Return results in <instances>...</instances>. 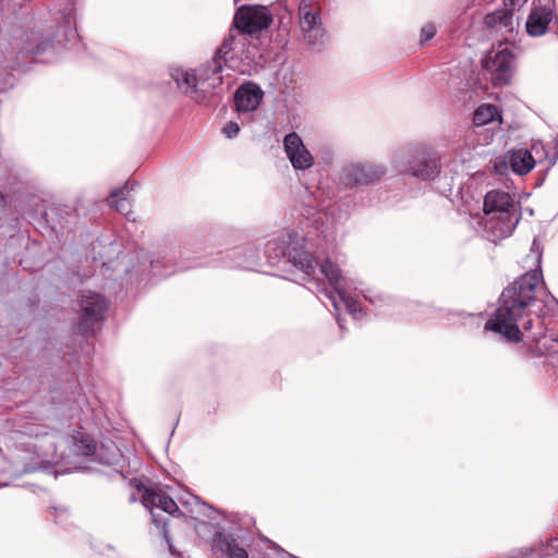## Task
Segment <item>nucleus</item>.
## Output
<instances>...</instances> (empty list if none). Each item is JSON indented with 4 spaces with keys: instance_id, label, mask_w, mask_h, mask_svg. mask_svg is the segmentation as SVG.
I'll use <instances>...</instances> for the list:
<instances>
[{
    "instance_id": "f257e3e1",
    "label": "nucleus",
    "mask_w": 558,
    "mask_h": 558,
    "mask_svg": "<svg viewBox=\"0 0 558 558\" xmlns=\"http://www.w3.org/2000/svg\"><path fill=\"white\" fill-rule=\"evenodd\" d=\"M536 268L526 271L504 289L494 317L485 323V329L502 335L508 341L520 342L523 337L536 344V351L545 354L556 350V339L550 344L542 340L547 326L544 319L547 291L541 269V254H536Z\"/></svg>"
},
{
    "instance_id": "f03ea898",
    "label": "nucleus",
    "mask_w": 558,
    "mask_h": 558,
    "mask_svg": "<svg viewBox=\"0 0 558 558\" xmlns=\"http://www.w3.org/2000/svg\"><path fill=\"white\" fill-rule=\"evenodd\" d=\"M265 254L270 264L278 263L284 258L296 269L303 272L304 278L313 281L319 292L323 290L322 283L318 282L316 275L322 274L326 277L329 284L333 288V292L347 288V279L341 276L340 268L332 264L329 259L319 264L318 260L308 253L304 247V240L298 235L287 234L278 240L268 241Z\"/></svg>"
},
{
    "instance_id": "7ed1b4c3",
    "label": "nucleus",
    "mask_w": 558,
    "mask_h": 558,
    "mask_svg": "<svg viewBox=\"0 0 558 558\" xmlns=\"http://www.w3.org/2000/svg\"><path fill=\"white\" fill-rule=\"evenodd\" d=\"M221 61H208L196 71L173 69L170 72L177 86L198 104L205 102L222 85Z\"/></svg>"
},
{
    "instance_id": "20e7f679",
    "label": "nucleus",
    "mask_w": 558,
    "mask_h": 558,
    "mask_svg": "<svg viewBox=\"0 0 558 558\" xmlns=\"http://www.w3.org/2000/svg\"><path fill=\"white\" fill-rule=\"evenodd\" d=\"M484 213L485 228L494 242L510 236L520 218L512 196L501 190H493L485 195Z\"/></svg>"
},
{
    "instance_id": "39448f33",
    "label": "nucleus",
    "mask_w": 558,
    "mask_h": 558,
    "mask_svg": "<svg viewBox=\"0 0 558 558\" xmlns=\"http://www.w3.org/2000/svg\"><path fill=\"white\" fill-rule=\"evenodd\" d=\"M51 47L41 33L19 31L4 48L0 46V70H21Z\"/></svg>"
},
{
    "instance_id": "423d86ee",
    "label": "nucleus",
    "mask_w": 558,
    "mask_h": 558,
    "mask_svg": "<svg viewBox=\"0 0 558 558\" xmlns=\"http://www.w3.org/2000/svg\"><path fill=\"white\" fill-rule=\"evenodd\" d=\"M142 504L145 508L149 509L151 522L161 531L162 537L167 542L171 555L174 558H182V554L179 553L171 544L166 518L154 512V509L157 508L171 515H181L182 512L177 502L160 489L144 488L142 494Z\"/></svg>"
},
{
    "instance_id": "0eeeda50",
    "label": "nucleus",
    "mask_w": 558,
    "mask_h": 558,
    "mask_svg": "<svg viewBox=\"0 0 558 558\" xmlns=\"http://www.w3.org/2000/svg\"><path fill=\"white\" fill-rule=\"evenodd\" d=\"M80 306L78 329L83 335H94L95 325L105 319L108 301L101 294L88 291L81 295Z\"/></svg>"
},
{
    "instance_id": "6e6552de",
    "label": "nucleus",
    "mask_w": 558,
    "mask_h": 558,
    "mask_svg": "<svg viewBox=\"0 0 558 558\" xmlns=\"http://www.w3.org/2000/svg\"><path fill=\"white\" fill-rule=\"evenodd\" d=\"M320 1L322 0H300L299 3V24L304 39L310 45H314L325 35L320 17Z\"/></svg>"
},
{
    "instance_id": "1a4fd4ad",
    "label": "nucleus",
    "mask_w": 558,
    "mask_h": 558,
    "mask_svg": "<svg viewBox=\"0 0 558 558\" xmlns=\"http://www.w3.org/2000/svg\"><path fill=\"white\" fill-rule=\"evenodd\" d=\"M514 56L508 47L499 45L498 49L489 51L483 62V68L490 74L495 86L509 83L513 73Z\"/></svg>"
},
{
    "instance_id": "9d476101",
    "label": "nucleus",
    "mask_w": 558,
    "mask_h": 558,
    "mask_svg": "<svg viewBox=\"0 0 558 558\" xmlns=\"http://www.w3.org/2000/svg\"><path fill=\"white\" fill-rule=\"evenodd\" d=\"M271 21V15L266 7L248 5L238 9L233 25L241 33L253 35L267 28Z\"/></svg>"
},
{
    "instance_id": "9b49d317",
    "label": "nucleus",
    "mask_w": 558,
    "mask_h": 558,
    "mask_svg": "<svg viewBox=\"0 0 558 558\" xmlns=\"http://www.w3.org/2000/svg\"><path fill=\"white\" fill-rule=\"evenodd\" d=\"M439 157L429 147L418 148L409 163L408 172L422 180H432L439 173Z\"/></svg>"
},
{
    "instance_id": "f8f14e48",
    "label": "nucleus",
    "mask_w": 558,
    "mask_h": 558,
    "mask_svg": "<svg viewBox=\"0 0 558 558\" xmlns=\"http://www.w3.org/2000/svg\"><path fill=\"white\" fill-rule=\"evenodd\" d=\"M284 151L294 169L305 170L313 166L314 158L304 146L302 138L295 132L283 138Z\"/></svg>"
},
{
    "instance_id": "ddd939ff",
    "label": "nucleus",
    "mask_w": 558,
    "mask_h": 558,
    "mask_svg": "<svg viewBox=\"0 0 558 558\" xmlns=\"http://www.w3.org/2000/svg\"><path fill=\"white\" fill-rule=\"evenodd\" d=\"M385 173L380 166L373 163H357L347 168L344 180L349 185H364L379 180Z\"/></svg>"
},
{
    "instance_id": "4468645a",
    "label": "nucleus",
    "mask_w": 558,
    "mask_h": 558,
    "mask_svg": "<svg viewBox=\"0 0 558 558\" xmlns=\"http://www.w3.org/2000/svg\"><path fill=\"white\" fill-rule=\"evenodd\" d=\"M262 98V89L254 83H246L236 89L234 105L239 112H251L257 109Z\"/></svg>"
},
{
    "instance_id": "2eb2a0df",
    "label": "nucleus",
    "mask_w": 558,
    "mask_h": 558,
    "mask_svg": "<svg viewBox=\"0 0 558 558\" xmlns=\"http://www.w3.org/2000/svg\"><path fill=\"white\" fill-rule=\"evenodd\" d=\"M553 16L554 13L550 9L543 7L533 8L525 23L527 34L533 37L545 34Z\"/></svg>"
},
{
    "instance_id": "dca6fc26",
    "label": "nucleus",
    "mask_w": 558,
    "mask_h": 558,
    "mask_svg": "<svg viewBox=\"0 0 558 558\" xmlns=\"http://www.w3.org/2000/svg\"><path fill=\"white\" fill-rule=\"evenodd\" d=\"M484 24L488 29H492L501 35L512 33L513 31V13L512 9L501 8L484 17Z\"/></svg>"
},
{
    "instance_id": "f3484780",
    "label": "nucleus",
    "mask_w": 558,
    "mask_h": 558,
    "mask_svg": "<svg viewBox=\"0 0 558 558\" xmlns=\"http://www.w3.org/2000/svg\"><path fill=\"white\" fill-rule=\"evenodd\" d=\"M507 163L514 173L524 175L534 168L536 161L530 150L513 149L507 156Z\"/></svg>"
},
{
    "instance_id": "a211bd4d",
    "label": "nucleus",
    "mask_w": 558,
    "mask_h": 558,
    "mask_svg": "<svg viewBox=\"0 0 558 558\" xmlns=\"http://www.w3.org/2000/svg\"><path fill=\"white\" fill-rule=\"evenodd\" d=\"M319 292L324 293L330 300L336 311H339L340 303H343L345 310L354 317H357V315L362 312L357 302L348 294L347 288L339 290L337 293L327 289H319Z\"/></svg>"
},
{
    "instance_id": "6ab92c4d",
    "label": "nucleus",
    "mask_w": 558,
    "mask_h": 558,
    "mask_svg": "<svg viewBox=\"0 0 558 558\" xmlns=\"http://www.w3.org/2000/svg\"><path fill=\"white\" fill-rule=\"evenodd\" d=\"M131 190H133V186H130L129 182H126L124 186L112 190L108 198L109 206L126 217L131 214V205L128 199Z\"/></svg>"
},
{
    "instance_id": "aec40b11",
    "label": "nucleus",
    "mask_w": 558,
    "mask_h": 558,
    "mask_svg": "<svg viewBox=\"0 0 558 558\" xmlns=\"http://www.w3.org/2000/svg\"><path fill=\"white\" fill-rule=\"evenodd\" d=\"M217 548L228 558H248L247 551L240 546L236 539L219 534L216 539Z\"/></svg>"
},
{
    "instance_id": "412c9836",
    "label": "nucleus",
    "mask_w": 558,
    "mask_h": 558,
    "mask_svg": "<svg viewBox=\"0 0 558 558\" xmlns=\"http://www.w3.org/2000/svg\"><path fill=\"white\" fill-rule=\"evenodd\" d=\"M73 451L78 456H93L96 451V444L89 436L78 432L73 436Z\"/></svg>"
},
{
    "instance_id": "4be33fe9",
    "label": "nucleus",
    "mask_w": 558,
    "mask_h": 558,
    "mask_svg": "<svg viewBox=\"0 0 558 558\" xmlns=\"http://www.w3.org/2000/svg\"><path fill=\"white\" fill-rule=\"evenodd\" d=\"M499 117V112L496 106L494 105H481L474 112V123L476 125H485L489 122H493L496 118Z\"/></svg>"
},
{
    "instance_id": "5701e85b",
    "label": "nucleus",
    "mask_w": 558,
    "mask_h": 558,
    "mask_svg": "<svg viewBox=\"0 0 558 558\" xmlns=\"http://www.w3.org/2000/svg\"><path fill=\"white\" fill-rule=\"evenodd\" d=\"M232 38L225 39L213 57V61H221V65H226V56L232 50Z\"/></svg>"
},
{
    "instance_id": "b1692460",
    "label": "nucleus",
    "mask_w": 558,
    "mask_h": 558,
    "mask_svg": "<svg viewBox=\"0 0 558 558\" xmlns=\"http://www.w3.org/2000/svg\"><path fill=\"white\" fill-rule=\"evenodd\" d=\"M232 38L225 39L213 57V61H221V65H226V56L232 50Z\"/></svg>"
},
{
    "instance_id": "393cba45",
    "label": "nucleus",
    "mask_w": 558,
    "mask_h": 558,
    "mask_svg": "<svg viewBox=\"0 0 558 558\" xmlns=\"http://www.w3.org/2000/svg\"><path fill=\"white\" fill-rule=\"evenodd\" d=\"M59 29H64V39L58 38L59 44H65L69 41L74 40L77 37L76 29L72 28L70 25V22L66 23V25L61 26Z\"/></svg>"
},
{
    "instance_id": "a878e982",
    "label": "nucleus",
    "mask_w": 558,
    "mask_h": 558,
    "mask_svg": "<svg viewBox=\"0 0 558 558\" xmlns=\"http://www.w3.org/2000/svg\"><path fill=\"white\" fill-rule=\"evenodd\" d=\"M436 34V28L433 24H426L421 29V41L426 43L432 39Z\"/></svg>"
},
{
    "instance_id": "bb28decb",
    "label": "nucleus",
    "mask_w": 558,
    "mask_h": 558,
    "mask_svg": "<svg viewBox=\"0 0 558 558\" xmlns=\"http://www.w3.org/2000/svg\"><path fill=\"white\" fill-rule=\"evenodd\" d=\"M222 131L227 137L232 138L238 135V133L240 132V128H239L238 123L229 122L225 125Z\"/></svg>"
},
{
    "instance_id": "cd10ccee",
    "label": "nucleus",
    "mask_w": 558,
    "mask_h": 558,
    "mask_svg": "<svg viewBox=\"0 0 558 558\" xmlns=\"http://www.w3.org/2000/svg\"><path fill=\"white\" fill-rule=\"evenodd\" d=\"M553 158L550 160V166H554L556 161L558 160V136L555 140V147H554Z\"/></svg>"
},
{
    "instance_id": "c85d7f7f",
    "label": "nucleus",
    "mask_w": 558,
    "mask_h": 558,
    "mask_svg": "<svg viewBox=\"0 0 558 558\" xmlns=\"http://www.w3.org/2000/svg\"><path fill=\"white\" fill-rule=\"evenodd\" d=\"M135 500H136L135 495H132V496H131V498H130V501H131V502H134Z\"/></svg>"
},
{
    "instance_id": "c756f323",
    "label": "nucleus",
    "mask_w": 558,
    "mask_h": 558,
    "mask_svg": "<svg viewBox=\"0 0 558 558\" xmlns=\"http://www.w3.org/2000/svg\"><path fill=\"white\" fill-rule=\"evenodd\" d=\"M239 0H234V2L236 3Z\"/></svg>"
}]
</instances>
